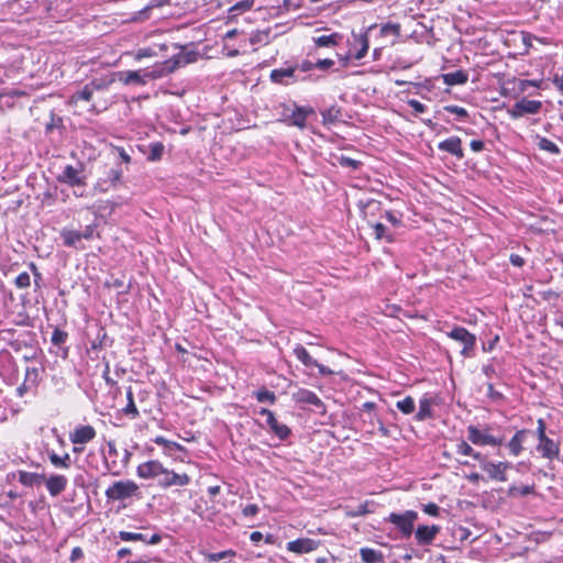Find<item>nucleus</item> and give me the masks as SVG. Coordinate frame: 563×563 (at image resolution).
Here are the masks:
<instances>
[{
	"instance_id": "62",
	"label": "nucleus",
	"mask_w": 563,
	"mask_h": 563,
	"mask_svg": "<svg viewBox=\"0 0 563 563\" xmlns=\"http://www.w3.org/2000/svg\"><path fill=\"white\" fill-rule=\"evenodd\" d=\"M258 510L260 509L255 504H250L243 508L242 512L245 517H253L257 515Z\"/></svg>"
},
{
	"instance_id": "42",
	"label": "nucleus",
	"mask_w": 563,
	"mask_h": 563,
	"mask_svg": "<svg viewBox=\"0 0 563 563\" xmlns=\"http://www.w3.org/2000/svg\"><path fill=\"white\" fill-rule=\"evenodd\" d=\"M150 152L147 155V159L151 162L159 161L164 153V145L161 142H155L150 144Z\"/></svg>"
},
{
	"instance_id": "50",
	"label": "nucleus",
	"mask_w": 563,
	"mask_h": 563,
	"mask_svg": "<svg viewBox=\"0 0 563 563\" xmlns=\"http://www.w3.org/2000/svg\"><path fill=\"white\" fill-rule=\"evenodd\" d=\"M487 397L495 402L501 401L504 399V395L496 390L492 383L487 384Z\"/></svg>"
},
{
	"instance_id": "8",
	"label": "nucleus",
	"mask_w": 563,
	"mask_h": 563,
	"mask_svg": "<svg viewBox=\"0 0 563 563\" xmlns=\"http://www.w3.org/2000/svg\"><path fill=\"white\" fill-rule=\"evenodd\" d=\"M271 80L274 84L290 85L292 82L305 80L306 77L297 74V67L288 66L285 68H276L271 71Z\"/></svg>"
},
{
	"instance_id": "12",
	"label": "nucleus",
	"mask_w": 563,
	"mask_h": 563,
	"mask_svg": "<svg viewBox=\"0 0 563 563\" xmlns=\"http://www.w3.org/2000/svg\"><path fill=\"white\" fill-rule=\"evenodd\" d=\"M57 180L70 187H82L86 185L85 176L71 165L64 167L63 172L57 176Z\"/></svg>"
},
{
	"instance_id": "57",
	"label": "nucleus",
	"mask_w": 563,
	"mask_h": 563,
	"mask_svg": "<svg viewBox=\"0 0 563 563\" xmlns=\"http://www.w3.org/2000/svg\"><path fill=\"white\" fill-rule=\"evenodd\" d=\"M153 56H156V52L151 47L140 48L135 54L136 59H142V58L153 57Z\"/></svg>"
},
{
	"instance_id": "36",
	"label": "nucleus",
	"mask_w": 563,
	"mask_h": 563,
	"mask_svg": "<svg viewBox=\"0 0 563 563\" xmlns=\"http://www.w3.org/2000/svg\"><path fill=\"white\" fill-rule=\"evenodd\" d=\"M126 399H128V404L126 406L122 409L123 413L132 419H135L139 417V410L135 406V402H134V397H133V391H132V388L129 387L128 390H126Z\"/></svg>"
},
{
	"instance_id": "43",
	"label": "nucleus",
	"mask_w": 563,
	"mask_h": 563,
	"mask_svg": "<svg viewBox=\"0 0 563 563\" xmlns=\"http://www.w3.org/2000/svg\"><path fill=\"white\" fill-rule=\"evenodd\" d=\"M271 431L282 441L287 440L291 434L290 429L286 424L279 422L275 423L271 428Z\"/></svg>"
},
{
	"instance_id": "25",
	"label": "nucleus",
	"mask_w": 563,
	"mask_h": 563,
	"mask_svg": "<svg viewBox=\"0 0 563 563\" xmlns=\"http://www.w3.org/2000/svg\"><path fill=\"white\" fill-rule=\"evenodd\" d=\"M119 80L124 85H140L144 86L147 82V78L144 76L143 70H128L119 74Z\"/></svg>"
},
{
	"instance_id": "41",
	"label": "nucleus",
	"mask_w": 563,
	"mask_h": 563,
	"mask_svg": "<svg viewBox=\"0 0 563 563\" xmlns=\"http://www.w3.org/2000/svg\"><path fill=\"white\" fill-rule=\"evenodd\" d=\"M196 53L195 52H186V53H179L175 55L174 57L169 58L170 60H176L177 68L184 65L191 64L196 62Z\"/></svg>"
},
{
	"instance_id": "13",
	"label": "nucleus",
	"mask_w": 563,
	"mask_h": 563,
	"mask_svg": "<svg viewBox=\"0 0 563 563\" xmlns=\"http://www.w3.org/2000/svg\"><path fill=\"white\" fill-rule=\"evenodd\" d=\"M321 542L319 540L310 539V538H299L292 541H289L286 544V549L289 552H294L296 554H305L310 553L317 550L320 547Z\"/></svg>"
},
{
	"instance_id": "26",
	"label": "nucleus",
	"mask_w": 563,
	"mask_h": 563,
	"mask_svg": "<svg viewBox=\"0 0 563 563\" xmlns=\"http://www.w3.org/2000/svg\"><path fill=\"white\" fill-rule=\"evenodd\" d=\"M107 87H108V84H106L103 81L93 80V81L85 85V87L80 91H78L74 96V98L80 99L84 101H90L95 91L106 89Z\"/></svg>"
},
{
	"instance_id": "10",
	"label": "nucleus",
	"mask_w": 563,
	"mask_h": 563,
	"mask_svg": "<svg viewBox=\"0 0 563 563\" xmlns=\"http://www.w3.org/2000/svg\"><path fill=\"white\" fill-rule=\"evenodd\" d=\"M287 111H290L289 114L284 113L285 118L283 121L287 122L289 125H294L300 129L306 126L307 117L313 113L311 108L298 107L294 106V109H289L285 104L283 106Z\"/></svg>"
},
{
	"instance_id": "15",
	"label": "nucleus",
	"mask_w": 563,
	"mask_h": 563,
	"mask_svg": "<svg viewBox=\"0 0 563 563\" xmlns=\"http://www.w3.org/2000/svg\"><path fill=\"white\" fill-rule=\"evenodd\" d=\"M96 434V430L92 426H78L69 433V440L74 445H85L92 441Z\"/></svg>"
},
{
	"instance_id": "28",
	"label": "nucleus",
	"mask_w": 563,
	"mask_h": 563,
	"mask_svg": "<svg viewBox=\"0 0 563 563\" xmlns=\"http://www.w3.org/2000/svg\"><path fill=\"white\" fill-rule=\"evenodd\" d=\"M122 178V170L119 168H110L107 172L106 178L98 183L101 190L106 191L109 187H115Z\"/></svg>"
},
{
	"instance_id": "5",
	"label": "nucleus",
	"mask_w": 563,
	"mask_h": 563,
	"mask_svg": "<svg viewBox=\"0 0 563 563\" xmlns=\"http://www.w3.org/2000/svg\"><path fill=\"white\" fill-rule=\"evenodd\" d=\"M190 483V477L186 473H176L163 466L162 473L157 478V485L164 489L173 486H186Z\"/></svg>"
},
{
	"instance_id": "48",
	"label": "nucleus",
	"mask_w": 563,
	"mask_h": 563,
	"mask_svg": "<svg viewBox=\"0 0 563 563\" xmlns=\"http://www.w3.org/2000/svg\"><path fill=\"white\" fill-rule=\"evenodd\" d=\"M253 4H254V0H243V1H240V2L235 3L234 5H232L229 11L231 13L244 12V11L250 10L253 7Z\"/></svg>"
},
{
	"instance_id": "40",
	"label": "nucleus",
	"mask_w": 563,
	"mask_h": 563,
	"mask_svg": "<svg viewBox=\"0 0 563 563\" xmlns=\"http://www.w3.org/2000/svg\"><path fill=\"white\" fill-rule=\"evenodd\" d=\"M253 395L258 402H267L269 405H274L277 399L276 395L266 388L256 390L253 393Z\"/></svg>"
},
{
	"instance_id": "2",
	"label": "nucleus",
	"mask_w": 563,
	"mask_h": 563,
	"mask_svg": "<svg viewBox=\"0 0 563 563\" xmlns=\"http://www.w3.org/2000/svg\"><path fill=\"white\" fill-rule=\"evenodd\" d=\"M108 500L123 501L129 498H142L140 486L133 481H118L109 486L104 493Z\"/></svg>"
},
{
	"instance_id": "9",
	"label": "nucleus",
	"mask_w": 563,
	"mask_h": 563,
	"mask_svg": "<svg viewBox=\"0 0 563 563\" xmlns=\"http://www.w3.org/2000/svg\"><path fill=\"white\" fill-rule=\"evenodd\" d=\"M512 464L510 462H490V461H483L482 463V470L487 473L488 477L493 481L497 482H506L507 470L511 468Z\"/></svg>"
},
{
	"instance_id": "52",
	"label": "nucleus",
	"mask_w": 563,
	"mask_h": 563,
	"mask_svg": "<svg viewBox=\"0 0 563 563\" xmlns=\"http://www.w3.org/2000/svg\"><path fill=\"white\" fill-rule=\"evenodd\" d=\"M63 124V119L54 113L51 114V120L46 123V132H52L55 128H59Z\"/></svg>"
},
{
	"instance_id": "61",
	"label": "nucleus",
	"mask_w": 563,
	"mask_h": 563,
	"mask_svg": "<svg viewBox=\"0 0 563 563\" xmlns=\"http://www.w3.org/2000/svg\"><path fill=\"white\" fill-rule=\"evenodd\" d=\"M294 67H297V70L301 73H307L314 68V63L310 60H302L301 63L295 65Z\"/></svg>"
},
{
	"instance_id": "14",
	"label": "nucleus",
	"mask_w": 563,
	"mask_h": 563,
	"mask_svg": "<svg viewBox=\"0 0 563 563\" xmlns=\"http://www.w3.org/2000/svg\"><path fill=\"white\" fill-rule=\"evenodd\" d=\"M177 62L166 59L163 63H158L154 65L152 68L144 69V76L150 79H158L163 78L177 69Z\"/></svg>"
},
{
	"instance_id": "23",
	"label": "nucleus",
	"mask_w": 563,
	"mask_h": 563,
	"mask_svg": "<svg viewBox=\"0 0 563 563\" xmlns=\"http://www.w3.org/2000/svg\"><path fill=\"white\" fill-rule=\"evenodd\" d=\"M292 399L298 404L312 405L317 408H322V400L311 390L300 388L292 394Z\"/></svg>"
},
{
	"instance_id": "6",
	"label": "nucleus",
	"mask_w": 563,
	"mask_h": 563,
	"mask_svg": "<svg viewBox=\"0 0 563 563\" xmlns=\"http://www.w3.org/2000/svg\"><path fill=\"white\" fill-rule=\"evenodd\" d=\"M541 101L521 98L520 100L515 102L511 108L508 109V114L512 119H518L523 117L525 114H536L541 110Z\"/></svg>"
},
{
	"instance_id": "49",
	"label": "nucleus",
	"mask_w": 563,
	"mask_h": 563,
	"mask_svg": "<svg viewBox=\"0 0 563 563\" xmlns=\"http://www.w3.org/2000/svg\"><path fill=\"white\" fill-rule=\"evenodd\" d=\"M14 284L18 288H27L31 284V277L29 273L23 272L19 274L14 280Z\"/></svg>"
},
{
	"instance_id": "45",
	"label": "nucleus",
	"mask_w": 563,
	"mask_h": 563,
	"mask_svg": "<svg viewBox=\"0 0 563 563\" xmlns=\"http://www.w3.org/2000/svg\"><path fill=\"white\" fill-rule=\"evenodd\" d=\"M443 110L449 113L455 114L460 120H466L468 118V113H467L466 109L463 107H460V106H455V104L445 106V107H443Z\"/></svg>"
},
{
	"instance_id": "38",
	"label": "nucleus",
	"mask_w": 563,
	"mask_h": 563,
	"mask_svg": "<svg viewBox=\"0 0 563 563\" xmlns=\"http://www.w3.org/2000/svg\"><path fill=\"white\" fill-rule=\"evenodd\" d=\"M340 37L341 36L338 33H332L329 35L318 36V37L313 38V41L318 47H331V46L336 45L338 40Z\"/></svg>"
},
{
	"instance_id": "64",
	"label": "nucleus",
	"mask_w": 563,
	"mask_h": 563,
	"mask_svg": "<svg viewBox=\"0 0 563 563\" xmlns=\"http://www.w3.org/2000/svg\"><path fill=\"white\" fill-rule=\"evenodd\" d=\"M510 263L516 267H522L525 265V258L519 254H511L509 257Z\"/></svg>"
},
{
	"instance_id": "7",
	"label": "nucleus",
	"mask_w": 563,
	"mask_h": 563,
	"mask_svg": "<svg viewBox=\"0 0 563 563\" xmlns=\"http://www.w3.org/2000/svg\"><path fill=\"white\" fill-rule=\"evenodd\" d=\"M467 439L475 445L500 446L504 443L503 438H496L492 434L485 433L475 426L467 427Z\"/></svg>"
},
{
	"instance_id": "46",
	"label": "nucleus",
	"mask_w": 563,
	"mask_h": 563,
	"mask_svg": "<svg viewBox=\"0 0 563 563\" xmlns=\"http://www.w3.org/2000/svg\"><path fill=\"white\" fill-rule=\"evenodd\" d=\"M233 556H235V551L225 550V551H221V552L209 553L207 558H208V561H210V562H219L223 559L233 558Z\"/></svg>"
},
{
	"instance_id": "60",
	"label": "nucleus",
	"mask_w": 563,
	"mask_h": 563,
	"mask_svg": "<svg viewBox=\"0 0 563 563\" xmlns=\"http://www.w3.org/2000/svg\"><path fill=\"white\" fill-rule=\"evenodd\" d=\"M334 65V60L330 58L319 59L314 63V68H319L321 70H327Z\"/></svg>"
},
{
	"instance_id": "30",
	"label": "nucleus",
	"mask_w": 563,
	"mask_h": 563,
	"mask_svg": "<svg viewBox=\"0 0 563 563\" xmlns=\"http://www.w3.org/2000/svg\"><path fill=\"white\" fill-rule=\"evenodd\" d=\"M353 46L355 48V53L353 54V57L355 59H362L368 49V40L366 34H360L357 36H354V43Z\"/></svg>"
},
{
	"instance_id": "29",
	"label": "nucleus",
	"mask_w": 563,
	"mask_h": 563,
	"mask_svg": "<svg viewBox=\"0 0 563 563\" xmlns=\"http://www.w3.org/2000/svg\"><path fill=\"white\" fill-rule=\"evenodd\" d=\"M18 478L19 482L26 486V487H33L34 485L40 484L45 479L44 474H37V473H31L26 471H19L18 472Z\"/></svg>"
},
{
	"instance_id": "56",
	"label": "nucleus",
	"mask_w": 563,
	"mask_h": 563,
	"mask_svg": "<svg viewBox=\"0 0 563 563\" xmlns=\"http://www.w3.org/2000/svg\"><path fill=\"white\" fill-rule=\"evenodd\" d=\"M423 511L429 516L437 517L440 514V507L434 503L423 505Z\"/></svg>"
},
{
	"instance_id": "21",
	"label": "nucleus",
	"mask_w": 563,
	"mask_h": 563,
	"mask_svg": "<svg viewBox=\"0 0 563 563\" xmlns=\"http://www.w3.org/2000/svg\"><path fill=\"white\" fill-rule=\"evenodd\" d=\"M163 464L158 461H147L137 466L136 473L142 478H158Z\"/></svg>"
},
{
	"instance_id": "58",
	"label": "nucleus",
	"mask_w": 563,
	"mask_h": 563,
	"mask_svg": "<svg viewBox=\"0 0 563 563\" xmlns=\"http://www.w3.org/2000/svg\"><path fill=\"white\" fill-rule=\"evenodd\" d=\"M340 164L345 167L356 169L360 166V162L347 156L340 157Z\"/></svg>"
},
{
	"instance_id": "54",
	"label": "nucleus",
	"mask_w": 563,
	"mask_h": 563,
	"mask_svg": "<svg viewBox=\"0 0 563 563\" xmlns=\"http://www.w3.org/2000/svg\"><path fill=\"white\" fill-rule=\"evenodd\" d=\"M260 415L262 416H265L266 417V424L268 426V428L271 429L275 423H277L278 421L276 420L275 418V415L273 411H271L269 409H266V408H262L260 411H258Z\"/></svg>"
},
{
	"instance_id": "53",
	"label": "nucleus",
	"mask_w": 563,
	"mask_h": 563,
	"mask_svg": "<svg viewBox=\"0 0 563 563\" xmlns=\"http://www.w3.org/2000/svg\"><path fill=\"white\" fill-rule=\"evenodd\" d=\"M473 450L474 449L465 441H461L456 444V453L459 454L471 456V454H473Z\"/></svg>"
},
{
	"instance_id": "18",
	"label": "nucleus",
	"mask_w": 563,
	"mask_h": 563,
	"mask_svg": "<svg viewBox=\"0 0 563 563\" xmlns=\"http://www.w3.org/2000/svg\"><path fill=\"white\" fill-rule=\"evenodd\" d=\"M438 148L442 152H446L455 156L457 159L464 157V151L462 148V140L459 136H451L441 141L438 144Z\"/></svg>"
},
{
	"instance_id": "17",
	"label": "nucleus",
	"mask_w": 563,
	"mask_h": 563,
	"mask_svg": "<svg viewBox=\"0 0 563 563\" xmlns=\"http://www.w3.org/2000/svg\"><path fill=\"white\" fill-rule=\"evenodd\" d=\"M46 489L52 497L60 495L68 485V478L62 474H53L49 477H45Z\"/></svg>"
},
{
	"instance_id": "33",
	"label": "nucleus",
	"mask_w": 563,
	"mask_h": 563,
	"mask_svg": "<svg viewBox=\"0 0 563 563\" xmlns=\"http://www.w3.org/2000/svg\"><path fill=\"white\" fill-rule=\"evenodd\" d=\"M60 236L64 241V244L68 247L77 246V244L82 240L79 231L69 229H63Z\"/></svg>"
},
{
	"instance_id": "1",
	"label": "nucleus",
	"mask_w": 563,
	"mask_h": 563,
	"mask_svg": "<svg viewBox=\"0 0 563 563\" xmlns=\"http://www.w3.org/2000/svg\"><path fill=\"white\" fill-rule=\"evenodd\" d=\"M534 437L538 439L536 451L540 454L541 457L549 461H554L560 457V442L554 441L548 437L547 423L542 418L537 420V430L534 431Z\"/></svg>"
},
{
	"instance_id": "55",
	"label": "nucleus",
	"mask_w": 563,
	"mask_h": 563,
	"mask_svg": "<svg viewBox=\"0 0 563 563\" xmlns=\"http://www.w3.org/2000/svg\"><path fill=\"white\" fill-rule=\"evenodd\" d=\"M155 443L159 444V445H164V446H166L169 450H173V449L183 450V446L180 444H178L176 442L168 441V440H166L163 437H157L155 439Z\"/></svg>"
},
{
	"instance_id": "63",
	"label": "nucleus",
	"mask_w": 563,
	"mask_h": 563,
	"mask_svg": "<svg viewBox=\"0 0 563 563\" xmlns=\"http://www.w3.org/2000/svg\"><path fill=\"white\" fill-rule=\"evenodd\" d=\"M84 558V551L80 547H76L73 549L71 553H70V562L71 563H75L77 561H79L80 559Z\"/></svg>"
},
{
	"instance_id": "4",
	"label": "nucleus",
	"mask_w": 563,
	"mask_h": 563,
	"mask_svg": "<svg viewBox=\"0 0 563 563\" xmlns=\"http://www.w3.org/2000/svg\"><path fill=\"white\" fill-rule=\"evenodd\" d=\"M446 336L463 345L461 355L464 357H473L476 346V335L471 333L466 328L454 325L450 331L445 332Z\"/></svg>"
},
{
	"instance_id": "11",
	"label": "nucleus",
	"mask_w": 563,
	"mask_h": 563,
	"mask_svg": "<svg viewBox=\"0 0 563 563\" xmlns=\"http://www.w3.org/2000/svg\"><path fill=\"white\" fill-rule=\"evenodd\" d=\"M534 437V431L530 429L518 430L508 441L506 446L512 456H519L525 450V443L529 438Z\"/></svg>"
},
{
	"instance_id": "16",
	"label": "nucleus",
	"mask_w": 563,
	"mask_h": 563,
	"mask_svg": "<svg viewBox=\"0 0 563 563\" xmlns=\"http://www.w3.org/2000/svg\"><path fill=\"white\" fill-rule=\"evenodd\" d=\"M440 526L437 525L418 526L416 530L413 529L417 544L421 547L431 544L435 539L437 534L440 532Z\"/></svg>"
},
{
	"instance_id": "19",
	"label": "nucleus",
	"mask_w": 563,
	"mask_h": 563,
	"mask_svg": "<svg viewBox=\"0 0 563 563\" xmlns=\"http://www.w3.org/2000/svg\"><path fill=\"white\" fill-rule=\"evenodd\" d=\"M294 354L305 366L318 367L321 374L330 373V371H327L323 365L319 364L313 357H311L309 352L302 345L297 344L294 347Z\"/></svg>"
},
{
	"instance_id": "39",
	"label": "nucleus",
	"mask_w": 563,
	"mask_h": 563,
	"mask_svg": "<svg viewBox=\"0 0 563 563\" xmlns=\"http://www.w3.org/2000/svg\"><path fill=\"white\" fill-rule=\"evenodd\" d=\"M395 406L404 415L412 413L416 408L415 400L411 396H407L404 399L397 400Z\"/></svg>"
},
{
	"instance_id": "34",
	"label": "nucleus",
	"mask_w": 563,
	"mask_h": 563,
	"mask_svg": "<svg viewBox=\"0 0 563 563\" xmlns=\"http://www.w3.org/2000/svg\"><path fill=\"white\" fill-rule=\"evenodd\" d=\"M48 460L49 462L57 468H69L71 465L70 455L68 453H65L63 456H59L55 452L48 453Z\"/></svg>"
},
{
	"instance_id": "47",
	"label": "nucleus",
	"mask_w": 563,
	"mask_h": 563,
	"mask_svg": "<svg viewBox=\"0 0 563 563\" xmlns=\"http://www.w3.org/2000/svg\"><path fill=\"white\" fill-rule=\"evenodd\" d=\"M68 338V334L67 332L56 328L54 331H53V334H52V338H51V341L54 345H62L66 342Z\"/></svg>"
},
{
	"instance_id": "35",
	"label": "nucleus",
	"mask_w": 563,
	"mask_h": 563,
	"mask_svg": "<svg viewBox=\"0 0 563 563\" xmlns=\"http://www.w3.org/2000/svg\"><path fill=\"white\" fill-rule=\"evenodd\" d=\"M537 145L541 151L548 152L552 155H559L561 153L560 147L551 140L537 135Z\"/></svg>"
},
{
	"instance_id": "31",
	"label": "nucleus",
	"mask_w": 563,
	"mask_h": 563,
	"mask_svg": "<svg viewBox=\"0 0 563 563\" xmlns=\"http://www.w3.org/2000/svg\"><path fill=\"white\" fill-rule=\"evenodd\" d=\"M371 512H374V503L373 501H365V503L358 504L356 506H347L346 507V515L349 517L364 516V515H367Z\"/></svg>"
},
{
	"instance_id": "27",
	"label": "nucleus",
	"mask_w": 563,
	"mask_h": 563,
	"mask_svg": "<svg viewBox=\"0 0 563 563\" xmlns=\"http://www.w3.org/2000/svg\"><path fill=\"white\" fill-rule=\"evenodd\" d=\"M441 77L446 86L465 85L468 80V74L463 69L442 74Z\"/></svg>"
},
{
	"instance_id": "20",
	"label": "nucleus",
	"mask_w": 563,
	"mask_h": 563,
	"mask_svg": "<svg viewBox=\"0 0 563 563\" xmlns=\"http://www.w3.org/2000/svg\"><path fill=\"white\" fill-rule=\"evenodd\" d=\"M322 123L325 125H335L344 122V113L341 107L333 104L320 111Z\"/></svg>"
},
{
	"instance_id": "32",
	"label": "nucleus",
	"mask_w": 563,
	"mask_h": 563,
	"mask_svg": "<svg viewBox=\"0 0 563 563\" xmlns=\"http://www.w3.org/2000/svg\"><path fill=\"white\" fill-rule=\"evenodd\" d=\"M360 555L364 563H384L383 553L371 548H362Z\"/></svg>"
},
{
	"instance_id": "59",
	"label": "nucleus",
	"mask_w": 563,
	"mask_h": 563,
	"mask_svg": "<svg viewBox=\"0 0 563 563\" xmlns=\"http://www.w3.org/2000/svg\"><path fill=\"white\" fill-rule=\"evenodd\" d=\"M408 104L416 113H423L427 110V106L416 99L409 100Z\"/></svg>"
},
{
	"instance_id": "24",
	"label": "nucleus",
	"mask_w": 563,
	"mask_h": 563,
	"mask_svg": "<svg viewBox=\"0 0 563 563\" xmlns=\"http://www.w3.org/2000/svg\"><path fill=\"white\" fill-rule=\"evenodd\" d=\"M433 405H434V399L424 395L419 400V410L416 413L415 419L417 421H424V420L433 418V410H432Z\"/></svg>"
},
{
	"instance_id": "3",
	"label": "nucleus",
	"mask_w": 563,
	"mask_h": 563,
	"mask_svg": "<svg viewBox=\"0 0 563 563\" xmlns=\"http://www.w3.org/2000/svg\"><path fill=\"white\" fill-rule=\"evenodd\" d=\"M418 514L415 510H406L404 512H389V523L397 530V539H409L413 533L415 521Z\"/></svg>"
},
{
	"instance_id": "37",
	"label": "nucleus",
	"mask_w": 563,
	"mask_h": 563,
	"mask_svg": "<svg viewBox=\"0 0 563 563\" xmlns=\"http://www.w3.org/2000/svg\"><path fill=\"white\" fill-rule=\"evenodd\" d=\"M271 29L266 30H258L256 32H253L250 36L251 44H268L271 42Z\"/></svg>"
},
{
	"instance_id": "51",
	"label": "nucleus",
	"mask_w": 563,
	"mask_h": 563,
	"mask_svg": "<svg viewBox=\"0 0 563 563\" xmlns=\"http://www.w3.org/2000/svg\"><path fill=\"white\" fill-rule=\"evenodd\" d=\"M418 76L415 75H407L405 80H400L398 77H393L389 75V80H393L396 85H417L416 80L418 79Z\"/></svg>"
},
{
	"instance_id": "22",
	"label": "nucleus",
	"mask_w": 563,
	"mask_h": 563,
	"mask_svg": "<svg viewBox=\"0 0 563 563\" xmlns=\"http://www.w3.org/2000/svg\"><path fill=\"white\" fill-rule=\"evenodd\" d=\"M119 538L122 541H142L147 544H158L162 541V536L158 533H154L151 537L144 533L137 532H129V531H120Z\"/></svg>"
},
{
	"instance_id": "44",
	"label": "nucleus",
	"mask_w": 563,
	"mask_h": 563,
	"mask_svg": "<svg viewBox=\"0 0 563 563\" xmlns=\"http://www.w3.org/2000/svg\"><path fill=\"white\" fill-rule=\"evenodd\" d=\"M40 372L38 367H26L24 380L36 387L41 379Z\"/></svg>"
}]
</instances>
